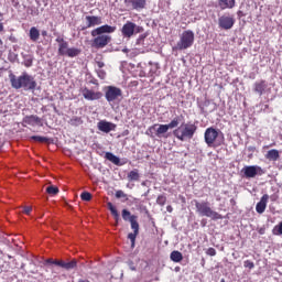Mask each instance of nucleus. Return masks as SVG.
Returning a JSON list of instances; mask_svg holds the SVG:
<instances>
[{
    "label": "nucleus",
    "mask_w": 282,
    "mask_h": 282,
    "mask_svg": "<svg viewBox=\"0 0 282 282\" xmlns=\"http://www.w3.org/2000/svg\"><path fill=\"white\" fill-rule=\"evenodd\" d=\"M117 28L109 24H104L94 29L90 34L94 37L91 41V47L95 50H105L109 43H111V35L116 32Z\"/></svg>",
    "instance_id": "f257e3e1"
},
{
    "label": "nucleus",
    "mask_w": 282,
    "mask_h": 282,
    "mask_svg": "<svg viewBox=\"0 0 282 282\" xmlns=\"http://www.w3.org/2000/svg\"><path fill=\"white\" fill-rule=\"evenodd\" d=\"M9 79L13 89H24V91H32L36 89V80H34V77L28 73H23L19 77L11 73L9 75Z\"/></svg>",
    "instance_id": "f03ea898"
},
{
    "label": "nucleus",
    "mask_w": 282,
    "mask_h": 282,
    "mask_svg": "<svg viewBox=\"0 0 282 282\" xmlns=\"http://www.w3.org/2000/svg\"><path fill=\"white\" fill-rule=\"evenodd\" d=\"M195 133H197V126L193 122H183L173 131L175 139L181 142H185V140H193Z\"/></svg>",
    "instance_id": "7ed1b4c3"
},
{
    "label": "nucleus",
    "mask_w": 282,
    "mask_h": 282,
    "mask_svg": "<svg viewBox=\"0 0 282 282\" xmlns=\"http://www.w3.org/2000/svg\"><path fill=\"white\" fill-rule=\"evenodd\" d=\"M121 217L123 221H130L133 232L128 234V239L131 241V248H135V239L140 235V224L138 223V216L131 215L129 209H122Z\"/></svg>",
    "instance_id": "20e7f679"
},
{
    "label": "nucleus",
    "mask_w": 282,
    "mask_h": 282,
    "mask_svg": "<svg viewBox=\"0 0 282 282\" xmlns=\"http://www.w3.org/2000/svg\"><path fill=\"white\" fill-rule=\"evenodd\" d=\"M194 204L196 213L200 215V217H209V219H213L214 221H217V219H224L221 214L213 210L208 202L194 200Z\"/></svg>",
    "instance_id": "39448f33"
},
{
    "label": "nucleus",
    "mask_w": 282,
    "mask_h": 282,
    "mask_svg": "<svg viewBox=\"0 0 282 282\" xmlns=\"http://www.w3.org/2000/svg\"><path fill=\"white\" fill-rule=\"evenodd\" d=\"M56 43H58V56H68V58H76V56H80L83 52L77 47H69V42L65 41L63 37H57Z\"/></svg>",
    "instance_id": "423d86ee"
},
{
    "label": "nucleus",
    "mask_w": 282,
    "mask_h": 282,
    "mask_svg": "<svg viewBox=\"0 0 282 282\" xmlns=\"http://www.w3.org/2000/svg\"><path fill=\"white\" fill-rule=\"evenodd\" d=\"M205 142L209 147H221L224 144V133L213 127L205 130Z\"/></svg>",
    "instance_id": "0eeeda50"
},
{
    "label": "nucleus",
    "mask_w": 282,
    "mask_h": 282,
    "mask_svg": "<svg viewBox=\"0 0 282 282\" xmlns=\"http://www.w3.org/2000/svg\"><path fill=\"white\" fill-rule=\"evenodd\" d=\"M195 43V33L193 31L187 30L181 34L180 41L176 44V50H188V47H193Z\"/></svg>",
    "instance_id": "6e6552de"
},
{
    "label": "nucleus",
    "mask_w": 282,
    "mask_h": 282,
    "mask_svg": "<svg viewBox=\"0 0 282 282\" xmlns=\"http://www.w3.org/2000/svg\"><path fill=\"white\" fill-rule=\"evenodd\" d=\"M142 32H144V28L131 21H127L121 28V35L123 39H131L134 34H142Z\"/></svg>",
    "instance_id": "1a4fd4ad"
},
{
    "label": "nucleus",
    "mask_w": 282,
    "mask_h": 282,
    "mask_svg": "<svg viewBox=\"0 0 282 282\" xmlns=\"http://www.w3.org/2000/svg\"><path fill=\"white\" fill-rule=\"evenodd\" d=\"M241 173H243V177L247 180H252L257 177V175H263V169L259 165H247L241 170Z\"/></svg>",
    "instance_id": "9d476101"
},
{
    "label": "nucleus",
    "mask_w": 282,
    "mask_h": 282,
    "mask_svg": "<svg viewBox=\"0 0 282 282\" xmlns=\"http://www.w3.org/2000/svg\"><path fill=\"white\" fill-rule=\"evenodd\" d=\"M105 97L107 102H115L118 98H122V89L116 86H108Z\"/></svg>",
    "instance_id": "9b49d317"
},
{
    "label": "nucleus",
    "mask_w": 282,
    "mask_h": 282,
    "mask_svg": "<svg viewBox=\"0 0 282 282\" xmlns=\"http://www.w3.org/2000/svg\"><path fill=\"white\" fill-rule=\"evenodd\" d=\"M86 26L82 30H89V28H96V25H102V18L98 15H86L85 17Z\"/></svg>",
    "instance_id": "f8f14e48"
},
{
    "label": "nucleus",
    "mask_w": 282,
    "mask_h": 282,
    "mask_svg": "<svg viewBox=\"0 0 282 282\" xmlns=\"http://www.w3.org/2000/svg\"><path fill=\"white\" fill-rule=\"evenodd\" d=\"M218 25L223 30H232V26L235 25V18L223 15L218 19Z\"/></svg>",
    "instance_id": "ddd939ff"
},
{
    "label": "nucleus",
    "mask_w": 282,
    "mask_h": 282,
    "mask_svg": "<svg viewBox=\"0 0 282 282\" xmlns=\"http://www.w3.org/2000/svg\"><path fill=\"white\" fill-rule=\"evenodd\" d=\"M124 4L131 10L140 11L147 8V0H124Z\"/></svg>",
    "instance_id": "4468645a"
},
{
    "label": "nucleus",
    "mask_w": 282,
    "mask_h": 282,
    "mask_svg": "<svg viewBox=\"0 0 282 282\" xmlns=\"http://www.w3.org/2000/svg\"><path fill=\"white\" fill-rule=\"evenodd\" d=\"M82 94L85 100H100L102 98V93L90 90L87 87L82 89Z\"/></svg>",
    "instance_id": "2eb2a0df"
},
{
    "label": "nucleus",
    "mask_w": 282,
    "mask_h": 282,
    "mask_svg": "<svg viewBox=\"0 0 282 282\" xmlns=\"http://www.w3.org/2000/svg\"><path fill=\"white\" fill-rule=\"evenodd\" d=\"M97 128L99 131H102V133H111V131H116V123L101 120L97 123Z\"/></svg>",
    "instance_id": "dca6fc26"
},
{
    "label": "nucleus",
    "mask_w": 282,
    "mask_h": 282,
    "mask_svg": "<svg viewBox=\"0 0 282 282\" xmlns=\"http://www.w3.org/2000/svg\"><path fill=\"white\" fill-rule=\"evenodd\" d=\"M24 124H29L30 127H43V119H41L36 115L26 116L23 119Z\"/></svg>",
    "instance_id": "f3484780"
},
{
    "label": "nucleus",
    "mask_w": 282,
    "mask_h": 282,
    "mask_svg": "<svg viewBox=\"0 0 282 282\" xmlns=\"http://www.w3.org/2000/svg\"><path fill=\"white\" fill-rule=\"evenodd\" d=\"M268 199H270V195L268 194H264L260 202L257 203L256 205V212L259 214V215H263V213H265V208H268Z\"/></svg>",
    "instance_id": "a211bd4d"
},
{
    "label": "nucleus",
    "mask_w": 282,
    "mask_h": 282,
    "mask_svg": "<svg viewBox=\"0 0 282 282\" xmlns=\"http://www.w3.org/2000/svg\"><path fill=\"white\" fill-rule=\"evenodd\" d=\"M78 262L76 261V259L69 262H65L63 260H54V265H58V268H63L64 270H74Z\"/></svg>",
    "instance_id": "6ab92c4d"
},
{
    "label": "nucleus",
    "mask_w": 282,
    "mask_h": 282,
    "mask_svg": "<svg viewBox=\"0 0 282 282\" xmlns=\"http://www.w3.org/2000/svg\"><path fill=\"white\" fill-rule=\"evenodd\" d=\"M265 89H268V83L264 79L256 82L253 84L254 94H259L260 96H263L265 94Z\"/></svg>",
    "instance_id": "aec40b11"
},
{
    "label": "nucleus",
    "mask_w": 282,
    "mask_h": 282,
    "mask_svg": "<svg viewBox=\"0 0 282 282\" xmlns=\"http://www.w3.org/2000/svg\"><path fill=\"white\" fill-rule=\"evenodd\" d=\"M237 4V0H218V6L221 10H232Z\"/></svg>",
    "instance_id": "412c9836"
},
{
    "label": "nucleus",
    "mask_w": 282,
    "mask_h": 282,
    "mask_svg": "<svg viewBox=\"0 0 282 282\" xmlns=\"http://www.w3.org/2000/svg\"><path fill=\"white\" fill-rule=\"evenodd\" d=\"M107 208H108V210H110V213L116 221V226H118V223L120 221V214L118 213V209L116 208V206H113V203H111V202L107 203Z\"/></svg>",
    "instance_id": "4be33fe9"
},
{
    "label": "nucleus",
    "mask_w": 282,
    "mask_h": 282,
    "mask_svg": "<svg viewBox=\"0 0 282 282\" xmlns=\"http://www.w3.org/2000/svg\"><path fill=\"white\" fill-rule=\"evenodd\" d=\"M29 36L33 43H36V41L41 39V32L39 29H36V26H32L29 31Z\"/></svg>",
    "instance_id": "5701e85b"
},
{
    "label": "nucleus",
    "mask_w": 282,
    "mask_h": 282,
    "mask_svg": "<svg viewBox=\"0 0 282 282\" xmlns=\"http://www.w3.org/2000/svg\"><path fill=\"white\" fill-rule=\"evenodd\" d=\"M281 158V155L279 154V150L273 149V150H269L265 154V159L270 160L271 162H276V160H279Z\"/></svg>",
    "instance_id": "b1692460"
},
{
    "label": "nucleus",
    "mask_w": 282,
    "mask_h": 282,
    "mask_svg": "<svg viewBox=\"0 0 282 282\" xmlns=\"http://www.w3.org/2000/svg\"><path fill=\"white\" fill-rule=\"evenodd\" d=\"M105 159L115 164L116 166H120V158L116 156L111 152H106Z\"/></svg>",
    "instance_id": "393cba45"
},
{
    "label": "nucleus",
    "mask_w": 282,
    "mask_h": 282,
    "mask_svg": "<svg viewBox=\"0 0 282 282\" xmlns=\"http://www.w3.org/2000/svg\"><path fill=\"white\" fill-rule=\"evenodd\" d=\"M169 129L167 124H159L156 127V138H164V133H169Z\"/></svg>",
    "instance_id": "a878e982"
},
{
    "label": "nucleus",
    "mask_w": 282,
    "mask_h": 282,
    "mask_svg": "<svg viewBox=\"0 0 282 282\" xmlns=\"http://www.w3.org/2000/svg\"><path fill=\"white\" fill-rule=\"evenodd\" d=\"M170 259L174 263H180V261H182L184 259V256L182 254V252H180L177 250H174V251L171 252Z\"/></svg>",
    "instance_id": "bb28decb"
},
{
    "label": "nucleus",
    "mask_w": 282,
    "mask_h": 282,
    "mask_svg": "<svg viewBox=\"0 0 282 282\" xmlns=\"http://www.w3.org/2000/svg\"><path fill=\"white\" fill-rule=\"evenodd\" d=\"M129 182H138L140 180V171L134 169L128 173Z\"/></svg>",
    "instance_id": "cd10ccee"
},
{
    "label": "nucleus",
    "mask_w": 282,
    "mask_h": 282,
    "mask_svg": "<svg viewBox=\"0 0 282 282\" xmlns=\"http://www.w3.org/2000/svg\"><path fill=\"white\" fill-rule=\"evenodd\" d=\"M158 127H160V123H154L153 126H150L145 132L147 135H149L150 138H156Z\"/></svg>",
    "instance_id": "c85d7f7f"
},
{
    "label": "nucleus",
    "mask_w": 282,
    "mask_h": 282,
    "mask_svg": "<svg viewBox=\"0 0 282 282\" xmlns=\"http://www.w3.org/2000/svg\"><path fill=\"white\" fill-rule=\"evenodd\" d=\"M30 140H33L34 142L45 143V144L50 142V138L41 137V135H32L30 137Z\"/></svg>",
    "instance_id": "c756f323"
},
{
    "label": "nucleus",
    "mask_w": 282,
    "mask_h": 282,
    "mask_svg": "<svg viewBox=\"0 0 282 282\" xmlns=\"http://www.w3.org/2000/svg\"><path fill=\"white\" fill-rule=\"evenodd\" d=\"M68 124H70V127H80V124H83V118H80V117H73L68 121Z\"/></svg>",
    "instance_id": "7c9ffc66"
},
{
    "label": "nucleus",
    "mask_w": 282,
    "mask_h": 282,
    "mask_svg": "<svg viewBox=\"0 0 282 282\" xmlns=\"http://www.w3.org/2000/svg\"><path fill=\"white\" fill-rule=\"evenodd\" d=\"M181 120H182L181 117L176 116L170 123H167V128L175 129V128L180 127Z\"/></svg>",
    "instance_id": "2f4dec72"
},
{
    "label": "nucleus",
    "mask_w": 282,
    "mask_h": 282,
    "mask_svg": "<svg viewBox=\"0 0 282 282\" xmlns=\"http://www.w3.org/2000/svg\"><path fill=\"white\" fill-rule=\"evenodd\" d=\"M272 235H274L275 237L282 236V220L273 227Z\"/></svg>",
    "instance_id": "473e14b6"
},
{
    "label": "nucleus",
    "mask_w": 282,
    "mask_h": 282,
    "mask_svg": "<svg viewBox=\"0 0 282 282\" xmlns=\"http://www.w3.org/2000/svg\"><path fill=\"white\" fill-rule=\"evenodd\" d=\"M46 193H47V195L54 196V195H58L59 189H58V187H56L54 185H50L48 187H46Z\"/></svg>",
    "instance_id": "72a5a7b5"
},
{
    "label": "nucleus",
    "mask_w": 282,
    "mask_h": 282,
    "mask_svg": "<svg viewBox=\"0 0 282 282\" xmlns=\"http://www.w3.org/2000/svg\"><path fill=\"white\" fill-rule=\"evenodd\" d=\"M33 63H34V59L32 58V56L26 55L24 57V62H23L24 67H32Z\"/></svg>",
    "instance_id": "f704fd0d"
},
{
    "label": "nucleus",
    "mask_w": 282,
    "mask_h": 282,
    "mask_svg": "<svg viewBox=\"0 0 282 282\" xmlns=\"http://www.w3.org/2000/svg\"><path fill=\"white\" fill-rule=\"evenodd\" d=\"M82 202H91V193L89 192H83L80 194Z\"/></svg>",
    "instance_id": "c9c22d12"
},
{
    "label": "nucleus",
    "mask_w": 282,
    "mask_h": 282,
    "mask_svg": "<svg viewBox=\"0 0 282 282\" xmlns=\"http://www.w3.org/2000/svg\"><path fill=\"white\" fill-rule=\"evenodd\" d=\"M156 204L159 206H164L166 204V196L159 195L158 198H156Z\"/></svg>",
    "instance_id": "e433bc0d"
},
{
    "label": "nucleus",
    "mask_w": 282,
    "mask_h": 282,
    "mask_svg": "<svg viewBox=\"0 0 282 282\" xmlns=\"http://www.w3.org/2000/svg\"><path fill=\"white\" fill-rule=\"evenodd\" d=\"M97 76L98 78H100L101 80H105V78H107V73L104 69H98L97 70Z\"/></svg>",
    "instance_id": "4c0bfd02"
},
{
    "label": "nucleus",
    "mask_w": 282,
    "mask_h": 282,
    "mask_svg": "<svg viewBox=\"0 0 282 282\" xmlns=\"http://www.w3.org/2000/svg\"><path fill=\"white\" fill-rule=\"evenodd\" d=\"M206 254L208 257H215L217 254V250H215V248L210 247L206 250Z\"/></svg>",
    "instance_id": "58836bf2"
},
{
    "label": "nucleus",
    "mask_w": 282,
    "mask_h": 282,
    "mask_svg": "<svg viewBox=\"0 0 282 282\" xmlns=\"http://www.w3.org/2000/svg\"><path fill=\"white\" fill-rule=\"evenodd\" d=\"M243 265H245V268H248L249 270H253V268H254V262H252V261H250V260H246V261L243 262Z\"/></svg>",
    "instance_id": "ea45409f"
},
{
    "label": "nucleus",
    "mask_w": 282,
    "mask_h": 282,
    "mask_svg": "<svg viewBox=\"0 0 282 282\" xmlns=\"http://www.w3.org/2000/svg\"><path fill=\"white\" fill-rule=\"evenodd\" d=\"M115 195H116L117 199L127 197V194H124V192H122V189L117 191Z\"/></svg>",
    "instance_id": "a19ab883"
},
{
    "label": "nucleus",
    "mask_w": 282,
    "mask_h": 282,
    "mask_svg": "<svg viewBox=\"0 0 282 282\" xmlns=\"http://www.w3.org/2000/svg\"><path fill=\"white\" fill-rule=\"evenodd\" d=\"M23 213L25 215H30L32 213V207H30V206L24 207Z\"/></svg>",
    "instance_id": "79ce46f5"
},
{
    "label": "nucleus",
    "mask_w": 282,
    "mask_h": 282,
    "mask_svg": "<svg viewBox=\"0 0 282 282\" xmlns=\"http://www.w3.org/2000/svg\"><path fill=\"white\" fill-rule=\"evenodd\" d=\"M19 0H11V6H13V8H19Z\"/></svg>",
    "instance_id": "37998d69"
},
{
    "label": "nucleus",
    "mask_w": 282,
    "mask_h": 282,
    "mask_svg": "<svg viewBox=\"0 0 282 282\" xmlns=\"http://www.w3.org/2000/svg\"><path fill=\"white\" fill-rule=\"evenodd\" d=\"M145 39H147V35L141 34L137 41H138V43H142V41H144Z\"/></svg>",
    "instance_id": "c03bdc74"
},
{
    "label": "nucleus",
    "mask_w": 282,
    "mask_h": 282,
    "mask_svg": "<svg viewBox=\"0 0 282 282\" xmlns=\"http://www.w3.org/2000/svg\"><path fill=\"white\" fill-rule=\"evenodd\" d=\"M97 63V67H99V69H102V67H105V62H96Z\"/></svg>",
    "instance_id": "a18cd8bd"
},
{
    "label": "nucleus",
    "mask_w": 282,
    "mask_h": 282,
    "mask_svg": "<svg viewBox=\"0 0 282 282\" xmlns=\"http://www.w3.org/2000/svg\"><path fill=\"white\" fill-rule=\"evenodd\" d=\"M206 224H207L206 219H202V220H200V226H202L203 228H206Z\"/></svg>",
    "instance_id": "49530a36"
},
{
    "label": "nucleus",
    "mask_w": 282,
    "mask_h": 282,
    "mask_svg": "<svg viewBox=\"0 0 282 282\" xmlns=\"http://www.w3.org/2000/svg\"><path fill=\"white\" fill-rule=\"evenodd\" d=\"M166 210H167V213H173V206L167 205V206H166Z\"/></svg>",
    "instance_id": "de8ad7c7"
},
{
    "label": "nucleus",
    "mask_w": 282,
    "mask_h": 282,
    "mask_svg": "<svg viewBox=\"0 0 282 282\" xmlns=\"http://www.w3.org/2000/svg\"><path fill=\"white\" fill-rule=\"evenodd\" d=\"M46 263H50L51 265H54V259H52V258L47 259Z\"/></svg>",
    "instance_id": "09e8293b"
},
{
    "label": "nucleus",
    "mask_w": 282,
    "mask_h": 282,
    "mask_svg": "<svg viewBox=\"0 0 282 282\" xmlns=\"http://www.w3.org/2000/svg\"><path fill=\"white\" fill-rule=\"evenodd\" d=\"M77 282H90L89 280H87V279H83V278H80V279H78L77 280Z\"/></svg>",
    "instance_id": "8fccbe9b"
},
{
    "label": "nucleus",
    "mask_w": 282,
    "mask_h": 282,
    "mask_svg": "<svg viewBox=\"0 0 282 282\" xmlns=\"http://www.w3.org/2000/svg\"><path fill=\"white\" fill-rule=\"evenodd\" d=\"M3 30H4L3 23H0V32H3Z\"/></svg>",
    "instance_id": "3c124183"
},
{
    "label": "nucleus",
    "mask_w": 282,
    "mask_h": 282,
    "mask_svg": "<svg viewBox=\"0 0 282 282\" xmlns=\"http://www.w3.org/2000/svg\"><path fill=\"white\" fill-rule=\"evenodd\" d=\"M0 21H3V14L1 11H0Z\"/></svg>",
    "instance_id": "603ef678"
},
{
    "label": "nucleus",
    "mask_w": 282,
    "mask_h": 282,
    "mask_svg": "<svg viewBox=\"0 0 282 282\" xmlns=\"http://www.w3.org/2000/svg\"><path fill=\"white\" fill-rule=\"evenodd\" d=\"M259 232H260V235H263L265 232V230L260 229Z\"/></svg>",
    "instance_id": "864d4df0"
},
{
    "label": "nucleus",
    "mask_w": 282,
    "mask_h": 282,
    "mask_svg": "<svg viewBox=\"0 0 282 282\" xmlns=\"http://www.w3.org/2000/svg\"><path fill=\"white\" fill-rule=\"evenodd\" d=\"M42 34H43V36H45V35L47 34V32H46V31H43Z\"/></svg>",
    "instance_id": "5fc2aeb1"
},
{
    "label": "nucleus",
    "mask_w": 282,
    "mask_h": 282,
    "mask_svg": "<svg viewBox=\"0 0 282 282\" xmlns=\"http://www.w3.org/2000/svg\"><path fill=\"white\" fill-rule=\"evenodd\" d=\"M271 199H272V202H274L276 198H274V197H271Z\"/></svg>",
    "instance_id": "6e6d98bb"
}]
</instances>
